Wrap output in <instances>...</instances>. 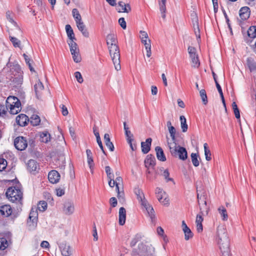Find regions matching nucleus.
Instances as JSON below:
<instances>
[{
	"label": "nucleus",
	"mask_w": 256,
	"mask_h": 256,
	"mask_svg": "<svg viewBox=\"0 0 256 256\" xmlns=\"http://www.w3.org/2000/svg\"><path fill=\"white\" fill-rule=\"evenodd\" d=\"M216 240L219 246L222 256H232L230 248V239L224 226H219L218 227Z\"/></svg>",
	"instance_id": "nucleus-1"
},
{
	"label": "nucleus",
	"mask_w": 256,
	"mask_h": 256,
	"mask_svg": "<svg viewBox=\"0 0 256 256\" xmlns=\"http://www.w3.org/2000/svg\"><path fill=\"white\" fill-rule=\"evenodd\" d=\"M6 196L11 202H19L20 204H22V192L19 189H16V187H10L8 188L6 193Z\"/></svg>",
	"instance_id": "nucleus-2"
},
{
	"label": "nucleus",
	"mask_w": 256,
	"mask_h": 256,
	"mask_svg": "<svg viewBox=\"0 0 256 256\" xmlns=\"http://www.w3.org/2000/svg\"><path fill=\"white\" fill-rule=\"evenodd\" d=\"M110 54L112 58L115 69L118 71L120 70V52L118 46L117 45H112L108 46Z\"/></svg>",
	"instance_id": "nucleus-3"
},
{
	"label": "nucleus",
	"mask_w": 256,
	"mask_h": 256,
	"mask_svg": "<svg viewBox=\"0 0 256 256\" xmlns=\"http://www.w3.org/2000/svg\"><path fill=\"white\" fill-rule=\"evenodd\" d=\"M139 252L144 256H156L155 248L152 245L146 246L142 243L138 244Z\"/></svg>",
	"instance_id": "nucleus-4"
},
{
	"label": "nucleus",
	"mask_w": 256,
	"mask_h": 256,
	"mask_svg": "<svg viewBox=\"0 0 256 256\" xmlns=\"http://www.w3.org/2000/svg\"><path fill=\"white\" fill-rule=\"evenodd\" d=\"M14 146L18 150H24L28 146V141L24 136H18L14 140Z\"/></svg>",
	"instance_id": "nucleus-5"
},
{
	"label": "nucleus",
	"mask_w": 256,
	"mask_h": 256,
	"mask_svg": "<svg viewBox=\"0 0 256 256\" xmlns=\"http://www.w3.org/2000/svg\"><path fill=\"white\" fill-rule=\"evenodd\" d=\"M14 68L18 73V76L16 77L12 78V82L13 83L14 86L18 87L22 83V76L21 74V69L18 65H16L12 68V70Z\"/></svg>",
	"instance_id": "nucleus-6"
},
{
	"label": "nucleus",
	"mask_w": 256,
	"mask_h": 256,
	"mask_svg": "<svg viewBox=\"0 0 256 256\" xmlns=\"http://www.w3.org/2000/svg\"><path fill=\"white\" fill-rule=\"evenodd\" d=\"M38 214L36 210H34L32 208L29 214L28 220V224L29 226L34 228L36 227L38 223Z\"/></svg>",
	"instance_id": "nucleus-7"
},
{
	"label": "nucleus",
	"mask_w": 256,
	"mask_h": 256,
	"mask_svg": "<svg viewBox=\"0 0 256 256\" xmlns=\"http://www.w3.org/2000/svg\"><path fill=\"white\" fill-rule=\"evenodd\" d=\"M134 193L136 195L137 199L138 202H140L141 206L143 208H144L150 205L146 200L145 198L144 194L142 190L138 188H136L134 190Z\"/></svg>",
	"instance_id": "nucleus-8"
},
{
	"label": "nucleus",
	"mask_w": 256,
	"mask_h": 256,
	"mask_svg": "<svg viewBox=\"0 0 256 256\" xmlns=\"http://www.w3.org/2000/svg\"><path fill=\"white\" fill-rule=\"evenodd\" d=\"M156 194L157 198L158 201L164 204H166L168 202V198L167 197H164L166 193L160 188L157 187L156 188Z\"/></svg>",
	"instance_id": "nucleus-9"
},
{
	"label": "nucleus",
	"mask_w": 256,
	"mask_h": 256,
	"mask_svg": "<svg viewBox=\"0 0 256 256\" xmlns=\"http://www.w3.org/2000/svg\"><path fill=\"white\" fill-rule=\"evenodd\" d=\"M197 198L198 200V204L200 206V213L202 214H203L202 210L204 209V208H203L202 206H201V204H202V205L205 206L206 214H208V210H209V208L207 206L206 201V196L204 194L200 196L199 194H198Z\"/></svg>",
	"instance_id": "nucleus-10"
},
{
	"label": "nucleus",
	"mask_w": 256,
	"mask_h": 256,
	"mask_svg": "<svg viewBox=\"0 0 256 256\" xmlns=\"http://www.w3.org/2000/svg\"><path fill=\"white\" fill-rule=\"evenodd\" d=\"M27 168L32 174H36L38 172L39 166L37 162L34 160H30L27 164Z\"/></svg>",
	"instance_id": "nucleus-11"
},
{
	"label": "nucleus",
	"mask_w": 256,
	"mask_h": 256,
	"mask_svg": "<svg viewBox=\"0 0 256 256\" xmlns=\"http://www.w3.org/2000/svg\"><path fill=\"white\" fill-rule=\"evenodd\" d=\"M116 10L118 12L128 13L132 10V8L129 4H125L120 1L118 2Z\"/></svg>",
	"instance_id": "nucleus-12"
},
{
	"label": "nucleus",
	"mask_w": 256,
	"mask_h": 256,
	"mask_svg": "<svg viewBox=\"0 0 256 256\" xmlns=\"http://www.w3.org/2000/svg\"><path fill=\"white\" fill-rule=\"evenodd\" d=\"M74 210V206L73 202L70 201H68L64 202V204L63 211L66 215L72 214Z\"/></svg>",
	"instance_id": "nucleus-13"
},
{
	"label": "nucleus",
	"mask_w": 256,
	"mask_h": 256,
	"mask_svg": "<svg viewBox=\"0 0 256 256\" xmlns=\"http://www.w3.org/2000/svg\"><path fill=\"white\" fill-rule=\"evenodd\" d=\"M60 178V174L55 170H51L48 174V179L52 184H56Z\"/></svg>",
	"instance_id": "nucleus-14"
},
{
	"label": "nucleus",
	"mask_w": 256,
	"mask_h": 256,
	"mask_svg": "<svg viewBox=\"0 0 256 256\" xmlns=\"http://www.w3.org/2000/svg\"><path fill=\"white\" fill-rule=\"evenodd\" d=\"M6 105L7 107H10V105L15 106V107H18V106H21L20 100L15 96H10L6 100Z\"/></svg>",
	"instance_id": "nucleus-15"
},
{
	"label": "nucleus",
	"mask_w": 256,
	"mask_h": 256,
	"mask_svg": "<svg viewBox=\"0 0 256 256\" xmlns=\"http://www.w3.org/2000/svg\"><path fill=\"white\" fill-rule=\"evenodd\" d=\"M178 148L176 152V156H178L180 159L184 160L188 158V153L186 149L182 146H178Z\"/></svg>",
	"instance_id": "nucleus-16"
},
{
	"label": "nucleus",
	"mask_w": 256,
	"mask_h": 256,
	"mask_svg": "<svg viewBox=\"0 0 256 256\" xmlns=\"http://www.w3.org/2000/svg\"><path fill=\"white\" fill-rule=\"evenodd\" d=\"M168 146L169 148V150L171 154L173 156H176V152L178 148V145L176 143V138L174 140H172V142L168 140Z\"/></svg>",
	"instance_id": "nucleus-17"
},
{
	"label": "nucleus",
	"mask_w": 256,
	"mask_h": 256,
	"mask_svg": "<svg viewBox=\"0 0 256 256\" xmlns=\"http://www.w3.org/2000/svg\"><path fill=\"white\" fill-rule=\"evenodd\" d=\"M152 142L151 138H148L146 140V142H141V147L142 152L146 154L149 152L150 150V146Z\"/></svg>",
	"instance_id": "nucleus-18"
},
{
	"label": "nucleus",
	"mask_w": 256,
	"mask_h": 256,
	"mask_svg": "<svg viewBox=\"0 0 256 256\" xmlns=\"http://www.w3.org/2000/svg\"><path fill=\"white\" fill-rule=\"evenodd\" d=\"M28 121V117L24 114H20L16 118V122L20 126H24Z\"/></svg>",
	"instance_id": "nucleus-19"
},
{
	"label": "nucleus",
	"mask_w": 256,
	"mask_h": 256,
	"mask_svg": "<svg viewBox=\"0 0 256 256\" xmlns=\"http://www.w3.org/2000/svg\"><path fill=\"white\" fill-rule=\"evenodd\" d=\"M156 162L154 156L151 154H148L144 160L145 166L147 168H148L150 166L154 167L156 165Z\"/></svg>",
	"instance_id": "nucleus-20"
},
{
	"label": "nucleus",
	"mask_w": 256,
	"mask_h": 256,
	"mask_svg": "<svg viewBox=\"0 0 256 256\" xmlns=\"http://www.w3.org/2000/svg\"><path fill=\"white\" fill-rule=\"evenodd\" d=\"M250 14V8L248 6L242 8L240 10V16L242 20H247Z\"/></svg>",
	"instance_id": "nucleus-21"
},
{
	"label": "nucleus",
	"mask_w": 256,
	"mask_h": 256,
	"mask_svg": "<svg viewBox=\"0 0 256 256\" xmlns=\"http://www.w3.org/2000/svg\"><path fill=\"white\" fill-rule=\"evenodd\" d=\"M76 24L78 30L81 32L82 35L86 38L88 37L89 33L86 29V26L82 20L76 22Z\"/></svg>",
	"instance_id": "nucleus-22"
},
{
	"label": "nucleus",
	"mask_w": 256,
	"mask_h": 256,
	"mask_svg": "<svg viewBox=\"0 0 256 256\" xmlns=\"http://www.w3.org/2000/svg\"><path fill=\"white\" fill-rule=\"evenodd\" d=\"M126 209L121 207L119 210V218L118 223L120 226H123L126 222Z\"/></svg>",
	"instance_id": "nucleus-23"
},
{
	"label": "nucleus",
	"mask_w": 256,
	"mask_h": 256,
	"mask_svg": "<svg viewBox=\"0 0 256 256\" xmlns=\"http://www.w3.org/2000/svg\"><path fill=\"white\" fill-rule=\"evenodd\" d=\"M157 158L161 162H165L166 159L163 150L160 146H156L155 148Z\"/></svg>",
	"instance_id": "nucleus-24"
},
{
	"label": "nucleus",
	"mask_w": 256,
	"mask_h": 256,
	"mask_svg": "<svg viewBox=\"0 0 256 256\" xmlns=\"http://www.w3.org/2000/svg\"><path fill=\"white\" fill-rule=\"evenodd\" d=\"M0 212L2 215L8 217L11 214L12 209L10 205H4L0 206Z\"/></svg>",
	"instance_id": "nucleus-25"
},
{
	"label": "nucleus",
	"mask_w": 256,
	"mask_h": 256,
	"mask_svg": "<svg viewBox=\"0 0 256 256\" xmlns=\"http://www.w3.org/2000/svg\"><path fill=\"white\" fill-rule=\"evenodd\" d=\"M60 248L62 256H70L72 254V252L70 250V248L69 246H67L64 244H61L60 246Z\"/></svg>",
	"instance_id": "nucleus-26"
},
{
	"label": "nucleus",
	"mask_w": 256,
	"mask_h": 256,
	"mask_svg": "<svg viewBox=\"0 0 256 256\" xmlns=\"http://www.w3.org/2000/svg\"><path fill=\"white\" fill-rule=\"evenodd\" d=\"M147 212L149 216L151 219L152 222L155 224L156 217L154 214V211L152 206L149 205L144 208Z\"/></svg>",
	"instance_id": "nucleus-27"
},
{
	"label": "nucleus",
	"mask_w": 256,
	"mask_h": 256,
	"mask_svg": "<svg viewBox=\"0 0 256 256\" xmlns=\"http://www.w3.org/2000/svg\"><path fill=\"white\" fill-rule=\"evenodd\" d=\"M44 88L42 82L39 80L34 85V89L38 98H39L40 96V92L44 90Z\"/></svg>",
	"instance_id": "nucleus-28"
},
{
	"label": "nucleus",
	"mask_w": 256,
	"mask_h": 256,
	"mask_svg": "<svg viewBox=\"0 0 256 256\" xmlns=\"http://www.w3.org/2000/svg\"><path fill=\"white\" fill-rule=\"evenodd\" d=\"M117 42L116 37L114 34H110L107 36L106 43L108 45H117Z\"/></svg>",
	"instance_id": "nucleus-29"
},
{
	"label": "nucleus",
	"mask_w": 256,
	"mask_h": 256,
	"mask_svg": "<svg viewBox=\"0 0 256 256\" xmlns=\"http://www.w3.org/2000/svg\"><path fill=\"white\" fill-rule=\"evenodd\" d=\"M66 32L67 36L70 39V40H76V39L75 38L74 34L71 26L70 24H66Z\"/></svg>",
	"instance_id": "nucleus-30"
},
{
	"label": "nucleus",
	"mask_w": 256,
	"mask_h": 256,
	"mask_svg": "<svg viewBox=\"0 0 256 256\" xmlns=\"http://www.w3.org/2000/svg\"><path fill=\"white\" fill-rule=\"evenodd\" d=\"M104 142L106 146L109 148L110 151L113 152L114 149L112 142L110 141V135L108 134H105L104 136Z\"/></svg>",
	"instance_id": "nucleus-31"
},
{
	"label": "nucleus",
	"mask_w": 256,
	"mask_h": 256,
	"mask_svg": "<svg viewBox=\"0 0 256 256\" xmlns=\"http://www.w3.org/2000/svg\"><path fill=\"white\" fill-rule=\"evenodd\" d=\"M159 7L160 10L162 14V17L163 19L166 18V0H159Z\"/></svg>",
	"instance_id": "nucleus-32"
},
{
	"label": "nucleus",
	"mask_w": 256,
	"mask_h": 256,
	"mask_svg": "<svg viewBox=\"0 0 256 256\" xmlns=\"http://www.w3.org/2000/svg\"><path fill=\"white\" fill-rule=\"evenodd\" d=\"M124 126L127 141L128 143H130V141L133 140L132 138L134 136L129 130V128L127 126L126 122H124Z\"/></svg>",
	"instance_id": "nucleus-33"
},
{
	"label": "nucleus",
	"mask_w": 256,
	"mask_h": 256,
	"mask_svg": "<svg viewBox=\"0 0 256 256\" xmlns=\"http://www.w3.org/2000/svg\"><path fill=\"white\" fill-rule=\"evenodd\" d=\"M68 43L70 46L71 53L80 52L78 47L77 44L75 42V40H69L68 42Z\"/></svg>",
	"instance_id": "nucleus-34"
},
{
	"label": "nucleus",
	"mask_w": 256,
	"mask_h": 256,
	"mask_svg": "<svg viewBox=\"0 0 256 256\" xmlns=\"http://www.w3.org/2000/svg\"><path fill=\"white\" fill-rule=\"evenodd\" d=\"M50 135L47 131L42 132L40 134V140L42 142L47 143L50 141Z\"/></svg>",
	"instance_id": "nucleus-35"
},
{
	"label": "nucleus",
	"mask_w": 256,
	"mask_h": 256,
	"mask_svg": "<svg viewBox=\"0 0 256 256\" xmlns=\"http://www.w3.org/2000/svg\"><path fill=\"white\" fill-rule=\"evenodd\" d=\"M86 153L87 156L88 163L89 165L90 168L92 169L94 165L92 152L90 150L88 149L86 150Z\"/></svg>",
	"instance_id": "nucleus-36"
},
{
	"label": "nucleus",
	"mask_w": 256,
	"mask_h": 256,
	"mask_svg": "<svg viewBox=\"0 0 256 256\" xmlns=\"http://www.w3.org/2000/svg\"><path fill=\"white\" fill-rule=\"evenodd\" d=\"M180 120L181 128L182 129V131L184 132H185L187 131L188 128V126L186 124V120L184 116H181L180 118Z\"/></svg>",
	"instance_id": "nucleus-37"
},
{
	"label": "nucleus",
	"mask_w": 256,
	"mask_h": 256,
	"mask_svg": "<svg viewBox=\"0 0 256 256\" xmlns=\"http://www.w3.org/2000/svg\"><path fill=\"white\" fill-rule=\"evenodd\" d=\"M218 210L221 216L222 220H226L228 218V216L226 209L223 206H221L218 208Z\"/></svg>",
	"instance_id": "nucleus-38"
},
{
	"label": "nucleus",
	"mask_w": 256,
	"mask_h": 256,
	"mask_svg": "<svg viewBox=\"0 0 256 256\" xmlns=\"http://www.w3.org/2000/svg\"><path fill=\"white\" fill-rule=\"evenodd\" d=\"M247 65L250 72H252L256 68V64L254 60L250 58H248L246 60Z\"/></svg>",
	"instance_id": "nucleus-39"
},
{
	"label": "nucleus",
	"mask_w": 256,
	"mask_h": 256,
	"mask_svg": "<svg viewBox=\"0 0 256 256\" xmlns=\"http://www.w3.org/2000/svg\"><path fill=\"white\" fill-rule=\"evenodd\" d=\"M248 36L252 38H256V26H251L248 30Z\"/></svg>",
	"instance_id": "nucleus-40"
},
{
	"label": "nucleus",
	"mask_w": 256,
	"mask_h": 256,
	"mask_svg": "<svg viewBox=\"0 0 256 256\" xmlns=\"http://www.w3.org/2000/svg\"><path fill=\"white\" fill-rule=\"evenodd\" d=\"M160 175L164 176V179L166 180V182H168L169 181L172 182L174 184H175L174 180L172 178H170V172L168 169H166L164 170L163 172H162Z\"/></svg>",
	"instance_id": "nucleus-41"
},
{
	"label": "nucleus",
	"mask_w": 256,
	"mask_h": 256,
	"mask_svg": "<svg viewBox=\"0 0 256 256\" xmlns=\"http://www.w3.org/2000/svg\"><path fill=\"white\" fill-rule=\"evenodd\" d=\"M30 119V122L34 126H38L40 123V119L38 115L33 114Z\"/></svg>",
	"instance_id": "nucleus-42"
},
{
	"label": "nucleus",
	"mask_w": 256,
	"mask_h": 256,
	"mask_svg": "<svg viewBox=\"0 0 256 256\" xmlns=\"http://www.w3.org/2000/svg\"><path fill=\"white\" fill-rule=\"evenodd\" d=\"M8 246V240L6 238H0V250H4Z\"/></svg>",
	"instance_id": "nucleus-43"
},
{
	"label": "nucleus",
	"mask_w": 256,
	"mask_h": 256,
	"mask_svg": "<svg viewBox=\"0 0 256 256\" xmlns=\"http://www.w3.org/2000/svg\"><path fill=\"white\" fill-rule=\"evenodd\" d=\"M72 16L74 18L76 22H78L82 20V17L79 13L78 10L76 8H74L72 10Z\"/></svg>",
	"instance_id": "nucleus-44"
},
{
	"label": "nucleus",
	"mask_w": 256,
	"mask_h": 256,
	"mask_svg": "<svg viewBox=\"0 0 256 256\" xmlns=\"http://www.w3.org/2000/svg\"><path fill=\"white\" fill-rule=\"evenodd\" d=\"M204 155L206 156V159L208 161H210L211 160V152L210 150L208 149V144L205 143L204 145Z\"/></svg>",
	"instance_id": "nucleus-45"
},
{
	"label": "nucleus",
	"mask_w": 256,
	"mask_h": 256,
	"mask_svg": "<svg viewBox=\"0 0 256 256\" xmlns=\"http://www.w3.org/2000/svg\"><path fill=\"white\" fill-rule=\"evenodd\" d=\"M188 52L191 59L198 56V54L196 53V50L194 47L189 46L188 48Z\"/></svg>",
	"instance_id": "nucleus-46"
},
{
	"label": "nucleus",
	"mask_w": 256,
	"mask_h": 256,
	"mask_svg": "<svg viewBox=\"0 0 256 256\" xmlns=\"http://www.w3.org/2000/svg\"><path fill=\"white\" fill-rule=\"evenodd\" d=\"M200 94L202 98V102L204 104H206L208 103V98L206 94V92L204 90L202 89L200 90Z\"/></svg>",
	"instance_id": "nucleus-47"
},
{
	"label": "nucleus",
	"mask_w": 256,
	"mask_h": 256,
	"mask_svg": "<svg viewBox=\"0 0 256 256\" xmlns=\"http://www.w3.org/2000/svg\"><path fill=\"white\" fill-rule=\"evenodd\" d=\"M18 106V107H15L14 105V106L10 105V107L8 108H9L10 109V114L14 115V114H17L18 112H20L21 110V108H20L21 106Z\"/></svg>",
	"instance_id": "nucleus-48"
},
{
	"label": "nucleus",
	"mask_w": 256,
	"mask_h": 256,
	"mask_svg": "<svg viewBox=\"0 0 256 256\" xmlns=\"http://www.w3.org/2000/svg\"><path fill=\"white\" fill-rule=\"evenodd\" d=\"M10 39L14 47L20 48V40H18L17 38L12 36H10Z\"/></svg>",
	"instance_id": "nucleus-49"
},
{
	"label": "nucleus",
	"mask_w": 256,
	"mask_h": 256,
	"mask_svg": "<svg viewBox=\"0 0 256 256\" xmlns=\"http://www.w3.org/2000/svg\"><path fill=\"white\" fill-rule=\"evenodd\" d=\"M232 107L236 118L237 119L240 118V110L238 108L237 104H236V102H233L232 103Z\"/></svg>",
	"instance_id": "nucleus-50"
},
{
	"label": "nucleus",
	"mask_w": 256,
	"mask_h": 256,
	"mask_svg": "<svg viewBox=\"0 0 256 256\" xmlns=\"http://www.w3.org/2000/svg\"><path fill=\"white\" fill-rule=\"evenodd\" d=\"M192 162L194 166H198L200 164L199 161L198 159V156L195 153L191 154Z\"/></svg>",
	"instance_id": "nucleus-51"
},
{
	"label": "nucleus",
	"mask_w": 256,
	"mask_h": 256,
	"mask_svg": "<svg viewBox=\"0 0 256 256\" xmlns=\"http://www.w3.org/2000/svg\"><path fill=\"white\" fill-rule=\"evenodd\" d=\"M12 13L8 11L6 12V17L9 22L12 23L14 26L18 27L16 22L14 20L12 16Z\"/></svg>",
	"instance_id": "nucleus-52"
},
{
	"label": "nucleus",
	"mask_w": 256,
	"mask_h": 256,
	"mask_svg": "<svg viewBox=\"0 0 256 256\" xmlns=\"http://www.w3.org/2000/svg\"><path fill=\"white\" fill-rule=\"evenodd\" d=\"M71 54L72 56V58L74 62L78 63L81 61L82 58H81L80 52H73V53H71Z\"/></svg>",
	"instance_id": "nucleus-53"
},
{
	"label": "nucleus",
	"mask_w": 256,
	"mask_h": 256,
	"mask_svg": "<svg viewBox=\"0 0 256 256\" xmlns=\"http://www.w3.org/2000/svg\"><path fill=\"white\" fill-rule=\"evenodd\" d=\"M8 108L6 105L0 104V116L4 117L6 115Z\"/></svg>",
	"instance_id": "nucleus-54"
},
{
	"label": "nucleus",
	"mask_w": 256,
	"mask_h": 256,
	"mask_svg": "<svg viewBox=\"0 0 256 256\" xmlns=\"http://www.w3.org/2000/svg\"><path fill=\"white\" fill-rule=\"evenodd\" d=\"M47 208V203L45 201H40L38 208L40 211L44 212Z\"/></svg>",
	"instance_id": "nucleus-55"
},
{
	"label": "nucleus",
	"mask_w": 256,
	"mask_h": 256,
	"mask_svg": "<svg viewBox=\"0 0 256 256\" xmlns=\"http://www.w3.org/2000/svg\"><path fill=\"white\" fill-rule=\"evenodd\" d=\"M105 171L108 179L112 180V178H114V174L112 172V169L110 166H106L105 167Z\"/></svg>",
	"instance_id": "nucleus-56"
},
{
	"label": "nucleus",
	"mask_w": 256,
	"mask_h": 256,
	"mask_svg": "<svg viewBox=\"0 0 256 256\" xmlns=\"http://www.w3.org/2000/svg\"><path fill=\"white\" fill-rule=\"evenodd\" d=\"M142 236L139 234H136L134 238L132 240L130 245L132 247L134 246L140 240Z\"/></svg>",
	"instance_id": "nucleus-57"
},
{
	"label": "nucleus",
	"mask_w": 256,
	"mask_h": 256,
	"mask_svg": "<svg viewBox=\"0 0 256 256\" xmlns=\"http://www.w3.org/2000/svg\"><path fill=\"white\" fill-rule=\"evenodd\" d=\"M192 65V66L194 68H198L200 66V62L198 59V56L196 58H193L191 59Z\"/></svg>",
	"instance_id": "nucleus-58"
},
{
	"label": "nucleus",
	"mask_w": 256,
	"mask_h": 256,
	"mask_svg": "<svg viewBox=\"0 0 256 256\" xmlns=\"http://www.w3.org/2000/svg\"><path fill=\"white\" fill-rule=\"evenodd\" d=\"M23 56L24 58V60H25V61L26 62V63L28 64V67H29V68L31 72H34V68H32V64H31V63H30V59L28 57V56L26 54H23Z\"/></svg>",
	"instance_id": "nucleus-59"
},
{
	"label": "nucleus",
	"mask_w": 256,
	"mask_h": 256,
	"mask_svg": "<svg viewBox=\"0 0 256 256\" xmlns=\"http://www.w3.org/2000/svg\"><path fill=\"white\" fill-rule=\"evenodd\" d=\"M7 166L6 160L3 158H0V172L4 170Z\"/></svg>",
	"instance_id": "nucleus-60"
},
{
	"label": "nucleus",
	"mask_w": 256,
	"mask_h": 256,
	"mask_svg": "<svg viewBox=\"0 0 256 256\" xmlns=\"http://www.w3.org/2000/svg\"><path fill=\"white\" fill-rule=\"evenodd\" d=\"M169 132L170 134V137L172 138V140H174L176 138V128L174 126L170 127V128L168 129Z\"/></svg>",
	"instance_id": "nucleus-61"
},
{
	"label": "nucleus",
	"mask_w": 256,
	"mask_h": 256,
	"mask_svg": "<svg viewBox=\"0 0 256 256\" xmlns=\"http://www.w3.org/2000/svg\"><path fill=\"white\" fill-rule=\"evenodd\" d=\"M184 238L186 240H188L190 238H192L193 236L192 232L190 228L188 230H186L184 232Z\"/></svg>",
	"instance_id": "nucleus-62"
},
{
	"label": "nucleus",
	"mask_w": 256,
	"mask_h": 256,
	"mask_svg": "<svg viewBox=\"0 0 256 256\" xmlns=\"http://www.w3.org/2000/svg\"><path fill=\"white\" fill-rule=\"evenodd\" d=\"M74 76L77 80V81L79 82V83H82L84 81L83 80V78L82 77V76L80 74V72H76L75 73H74Z\"/></svg>",
	"instance_id": "nucleus-63"
},
{
	"label": "nucleus",
	"mask_w": 256,
	"mask_h": 256,
	"mask_svg": "<svg viewBox=\"0 0 256 256\" xmlns=\"http://www.w3.org/2000/svg\"><path fill=\"white\" fill-rule=\"evenodd\" d=\"M56 194L58 196H62L64 194L65 190L64 188H58L56 190Z\"/></svg>",
	"instance_id": "nucleus-64"
}]
</instances>
